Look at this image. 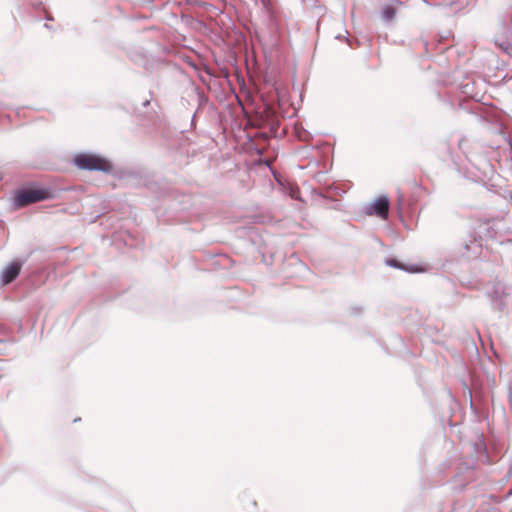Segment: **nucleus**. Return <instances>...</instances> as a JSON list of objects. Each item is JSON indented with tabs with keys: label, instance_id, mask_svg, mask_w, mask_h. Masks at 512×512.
<instances>
[{
	"label": "nucleus",
	"instance_id": "nucleus-6",
	"mask_svg": "<svg viewBox=\"0 0 512 512\" xmlns=\"http://www.w3.org/2000/svg\"><path fill=\"white\" fill-rule=\"evenodd\" d=\"M396 15V9L392 6H385L382 10V17L387 20L391 21Z\"/></svg>",
	"mask_w": 512,
	"mask_h": 512
},
{
	"label": "nucleus",
	"instance_id": "nucleus-1",
	"mask_svg": "<svg viewBox=\"0 0 512 512\" xmlns=\"http://www.w3.org/2000/svg\"><path fill=\"white\" fill-rule=\"evenodd\" d=\"M73 162L78 168L83 170H97L106 173L112 170V165L107 159L94 154H78Z\"/></svg>",
	"mask_w": 512,
	"mask_h": 512
},
{
	"label": "nucleus",
	"instance_id": "nucleus-2",
	"mask_svg": "<svg viewBox=\"0 0 512 512\" xmlns=\"http://www.w3.org/2000/svg\"><path fill=\"white\" fill-rule=\"evenodd\" d=\"M50 191L44 188L24 189L19 191L14 198L17 207H25L50 198Z\"/></svg>",
	"mask_w": 512,
	"mask_h": 512
},
{
	"label": "nucleus",
	"instance_id": "nucleus-4",
	"mask_svg": "<svg viewBox=\"0 0 512 512\" xmlns=\"http://www.w3.org/2000/svg\"><path fill=\"white\" fill-rule=\"evenodd\" d=\"M21 271V264L19 262H12L6 266L2 272L3 284H9L14 281Z\"/></svg>",
	"mask_w": 512,
	"mask_h": 512
},
{
	"label": "nucleus",
	"instance_id": "nucleus-7",
	"mask_svg": "<svg viewBox=\"0 0 512 512\" xmlns=\"http://www.w3.org/2000/svg\"><path fill=\"white\" fill-rule=\"evenodd\" d=\"M499 47H500L503 51H505V52L509 53V47H508V45L499 44Z\"/></svg>",
	"mask_w": 512,
	"mask_h": 512
},
{
	"label": "nucleus",
	"instance_id": "nucleus-5",
	"mask_svg": "<svg viewBox=\"0 0 512 512\" xmlns=\"http://www.w3.org/2000/svg\"><path fill=\"white\" fill-rule=\"evenodd\" d=\"M386 264L391 266V267H394V268H397V269H402V270H405V271H408V272H411V273L423 271L422 269L418 268V266H416V265L406 266V265H403L402 263H400L396 259H387L386 260Z\"/></svg>",
	"mask_w": 512,
	"mask_h": 512
},
{
	"label": "nucleus",
	"instance_id": "nucleus-3",
	"mask_svg": "<svg viewBox=\"0 0 512 512\" xmlns=\"http://www.w3.org/2000/svg\"><path fill=\"white\" fill-rule=\"evenodd\" d=\"M389 199L387 196L378 197L368 208L369 215H376L381 219H387L389 213Z\"/></svg>",
	"mask_w": 512,
	"mask_h": 512
}]
</instances>
